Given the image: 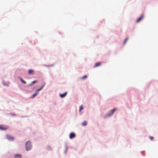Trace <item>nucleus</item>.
I'll list each match as a JSON object with an SVG mask.
<instances>
[{"mask_svg":"<svg viewBox=\"0 0 158 158\" xmlns=\"http://www.w3.org/2000/svg\"><path fill=\"white\" fill-rule=\"evenodd\" d=\"M101 62L97 63H96V64L94 66V67L95 68V67H97L98 66H100L101 65Z\"/></svg>","mask_w":158,"mask_h":158,"instance_id":"1a4fd4ad","label":"nucleus"},{"mask_svg":"<svg viewBox=\"0 0 158 158\" xmlns=\"http://www.w3.org/2000/svg\"><path fill=\"white\" fill-rule=\"evenodd\" d=\"M9 128V127L4 125H0V130H6L8 129Z\"/></svg>","mask_w":158,"mask_h":158,"instance_id":"7ed1b4c3","label":"nucleus"},{"mask_svg":"<svg viewBox=\"0 0 158 158\" xmlns=\"http://www.w3.org/2000/svg\"><path fill=\"white\" fill-rule=\"evenodd\" d=\"M143 17L144 16L143 15H142L140 17L137 19L136 21V23H138L143 18Z\"/></svg>","mask_w":158,"mask_h":158,"instance_id":"423d86ee","label":"nucleus"},{"mask_svg":"<svg viewBox=\"0 0 158 158\" xmlns=\"http://www.w3.org/2000/svg\"><path fill=\"white\" fill-rule=\"evenodd\" d=\"M87 76L86 75H85V76H84L83 77H82L81 78V79H85L86 78H87Z\"/></svg>","mask_w":158,"mask_h":158,"instance_id":"f3484780","label":"nucleus"},{"mask_svg":"<svg viewBox=\"0 0 158 158\" xmlns=\"http://www.w3.org/2000/svg\"><path fill=\"white\" fill-rule=\"evenodd\" d=\"M37 94H38V92H36L34 94H33L31 96V98H33Z\"/></svg>","mask_w":158,"mask_h":158,"instance_id":"2eb2a0df","label":"nucleus"},{"mask_svg":"<svg viewBox=\"0 0 158 158\" xmlns=\"http://www.w3.org/2000/svg\"><path fill=\"white\" fill-rule=\"evenodd\" d=\"M128 39L127 38L124 41V44H125L127 42V41L128 40Z\"/></svg>","mask_w":158,"mask_h":158,"instance_id":"a211bd4d","label":"nucleus"},{"mask_svg":"<svg viewBox=\"0 0 158 158\" xmlns=\"http://www.w3.org/2000/svg\"><path fill=\"white\" fill-rule=\"evenodd\" d=\"M37 82V81H36V80L34 81H33L31 82V84H30L29 85V86H31V85L33 84H34V83H36Z\"/></svg>","mask_w":158,"mask_h":158,"instance_id":"ddd939ff","label":"nucleus"},{"mask_svg":"<svg viewBox=\"0 0 158 158\" xmlns=\"http://www.w3.org/2000/svg\"><path fill=\"white\" fill-rule=\"evenodd\" d=\"M67 93V92H65L63 94H60V96L61 98H63L66 95Z\"/></svg>","mask_w":158,"mask_h":158,"instance_id":"0eeeda50","label":"nucleus"},{"mask_svg":"<svg viewBox=\"0 0 158 158\" xmlns=\"http://www.w3.org/2000/svg\"><path fill=\"white\" fill-rule=\"evenodd\" d=\"M20 79L22 82L24 84H25L26 83V81L23 80L21 78H20Z\"/></svg>","mask_w":158,"mask_h":158,"instance_id":"dca6fc26","label":"nucleus"},{"mask_svg":"<svg viewBox=\"0 0 158 158\" xmlns=\"http://www.w3.org/2000/svg\"><path fill=\"white\" fill-rule=\"evenodd\" d=\"M25 146L26 150L28 151L30 150L31 148V146L30 141H27L26 143Z\"/></svg>","mask_w":158,"mask_h":158,"instance_id":"f257e3e1","label":"nucleus"},{"mask_svg":"<svg viewBox=\"0 0 158 158\" xmlns=\"http://www.w3.org/2000/svg\"><path fill=\"white\" fill-rule=\"evenodd\" d=\"M67 148H66V151H67Z\"/></svg>","mask_w":158,"mask_h":158,"instance_id":"aec40b11","label":"nucleus"},{"mask_svg":"<svg viewBox=\"0 0 158 158\" xmlns=\"http://www.w3.org/2000/svg\"><path fill=\"white\" fill-rule=\"evenodd\" d=\"M87 124V122L86 121H84L82 123V125L83 126H85Z\"/></svg>","mask_w":158,"mask_h":158,"instance_id":"9b49d317","label":"nucleus"},{"mask_svg":"<svg viewBox=\"0 0 158 158\" xmlns=\"http://www.w3.org/2000/svg\"><path fill=\"white\" fill-rule=\"evenodd\" d=\"M83 109V106L82 105H81L80 106L79 108V112H80L81 110Z\"/></svg>","mask_w":158,"mask_h":158,"instance_id":"4468645a","label":"nucleus"},{"mask_svg":"<svg viewBox=\"0 0 158 158\" xmlns=\"http://www.w3.org/2000/svg\"><path fill=\"white\" fill-rule=\"evenodd\" d=\"M6 138L9 140L12 141L14 139V137L11 135H7L6 136Z\"/></svg>","mask_w":158,"mask_h":158,"instance_id":"20e7f679","label":"nucleus"},{"mask_svg":"<svg viewBox=\"0 0 158 158\" xmlns=\"http://www.w3.org/2000/svg\"><path fill=\"white\" fill-rule=\"evenodd\" d=\"M76 135L75 133H71L69 135V138L70 139H72L75 137Z\"/></svg>","mask_w":158,"mask_h":158,"instance_id":"39448f33","label":"nucleus"},{"mask_svg":"<svg viewBox=\"0 0 158 158\" xmlns=\"http://www.w3.org/2000/svg\"><path fill=\"white\" fill-rule=\"evenodd\" d=\"M15 158H21V156L19 154H16L15 155Z\"/></svg>","mask_w":158,"mask_h":158,"instance_id":"9d476101","label":"nucleus"},{"mask_svg":"<svg viewBox=\"0 0 158 158\" xmlns=\"http://www.w3.org/2000/svg\"><path fill=\"white\" fill-rule=\"evenodd\" d=\"M45 85V84H44L40 89H37L36 91V92L38 93L39 91H40L44 87Z\"/></svg>","mask_w":158,"mask_h":158,"instance_id":"f8f14e48","label":"nucleus"},{"mask_svg":"<svg viewBox=\"0 0 158 158\" xmlns=\"http://www.w3.org/2000/svg\"><path fill=\"white\" fill-rule=\"evenodd\" d=\"M34 71L33 70L30 69L28 70V73L29 74L31 75L34 73Z\"/></svg>","mask_w":158,"mask_h":158,"instance_id":"6e6552de","label":"nucleus"},{"mask_svg":"<svg viewBox=\"0 0 158 158\" xmlns=\"http://www.w3.org/2000/svg\"><path fill=\"white\" fill-rule=\"evenodd\" d=\"M116 110V108H114L111 110L106 114V116L107 117H109Z\"/></svg>","mask_w":158,"mask_h":158,"instance_id":"f03ea898","label":"nucleus"},{"mask_svg":"<svg viewBox=\"0 0 158 158\" xmlns=\"http://www.w3.org/2000/svg\"><path fill=\"white\" fill-rule=\"evenodd\" d=\"M150 139L151 140H152L153 139L154 137L152 136H150Z\"/></svg>","mask_w":158,"mask_h":158,"instance_id":"6ab92c4d","label":"nucleus"}]
</instances>
